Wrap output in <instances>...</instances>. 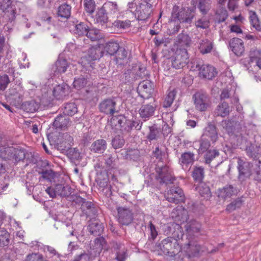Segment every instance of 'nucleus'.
I'll list each match as a JSON object with an SVG mask.
<instances>
[{
  "instance_id": "1",
  "label": "nucleus",
  "mask_w": 261,
  "mask_h": 261,
  "mask_svg": "<svg viewBox=\"0 0 261 261\" xmlns=\"http://www.w3.org/2000/svg\"><path fill=\"white\" fill-rule=\"evenodd\" d=\"M172 17L178 20L180 22L191 23L194 14L189 9L179 8L178 6L175 5L173 7Z\"/></svg>"
},
{
  "instance_id": "2",
  "label": "nucleus",
  "mask_w": 261,
  "mask_h": 261,
  "mask_svg": "<svg viewBox=\"0 0 261 261\" xmlns=\"http://www.w3.org/2000/svg\"><path fill=\"white\" fill-rule=\"evenodd\" d=\"M189 62V56L186 49H177L172 57V65L175 69L185 67Z\"/></svg>"
},
{
  "instance_id": "3",
  "label": "nucleus",
  "mask_w": 261,
  "mask_h": 261,
  "mask_svg": "<svg viewBox=\"0 0 261 261\" xmlns=\"http://www.w3.org/2000/svg\"><path fill=\"white\" fill-rule=\"evenodd\" d=\"M165 197L169 202L176 204L185 201V195L183 191L178 187L171 188L165 194Z\"/></svg>"
},
{
  "instance_id": "4",
  "label": "nucleus",
  "mask_w": 261,
  "mask_h": 261,
  "mask_svg": "<svg viewBox=\"0 0 261 261\" xmlns=\"http://www.w3.org/2000/svg\"><path fill=\"white\" fill-rule=\"evenodd\" d=\"M193 100L195 109L200 112L205 111L210 105L208 96L200 92L196 93L193 96Z\"/></svg>"
},
{
  "instance_id": "5",
  "label": "nucleus",
  "mask_w": 261,
  "mask_h": 261,
  "mask_svg": "<svg viewBox=\"0 0 261 261\" xmlns=\"http://www.w3.org/2000/svg\"><path fill=\"white\" fill-rule=\"evenodd\" d=\"M117 210L118 220L120 224L127 225L131 223L134 219V214L131 210L124 207H118Z\"/></svg>"
},
{
  "instance_id": "6",
  "label": "nucleus",
  "mask_w": 261,
  "mask_h": 261,
  "mask_svg": "<svg viewBox=\"0 0 261 261\" xmlns=\"http://www.w3.org/2000/svg\"><path fill=\"white\" fill-rule=\"evenodd\" d=\"M156 108V106L154 100L147 104H143L139 110L140 117L144 121L148 120L154 115Z\"/></svg>"
},
{
  "instance_id": "7",
  "label": "nucleus",
  "mask_w": 261,
  "mask_h": 261,
  "mask_svg": "<svg viewBox=\"0 0 261 261\" xmlns=\"http://www.w3.org/2000/svg\"><path fill=\"white\" fill-rule=\"evenodd\" d=\"M196 68L199 71V77L207 80H212L217 74L216 68L212 65L208 64L198 65Z\"/></svg>"
},
{
  "instance_id": "8",
  "label": "nucleus",
  "mask_w": 261,
  "mask_h": 261,
  "mask_svg": "<svg viewBox=\"0 0 261 261\" xmlns=\"http://www.w3.org/2000/svg\"><path fill=\"white\" fill-rule=\"evenodd\" d=\"M184 251L189 258L199 255L201 247L196 241H189L183 247Z\"/></svg>"
},
{
  "instance_id": "9",
  "label": "nucleus",
  "mask_w": 261,
  "mask_h": 261,
  "mask_svg": "<svg viewBox=\"0 0 261 261\" xmlns=\"http://www.w3.org/2000/svg\"><path fill=\"white\" fill-rule=\"evenodd\" d=\"M116 101L111 98L105 99L99 105V111L107 115H113L116 112Z\"/></svg>"
},
{
  "instance_id": "10",
  "label": "nucleus",
  "mask_w": 261,
  "mask_h": 261,
  "mask_svg": "<svg viewBox=\"0 0 261 261\" xmlns=\"http://www.w3.org/2000/svg\"><path fill=\"white\" fill-rule=\"evenodd\" d=\"M172 238L167 237L164 239L161 243L160 244V247L161 250L165 254H169L170 253H175L174 251L175 247L178 246L177 241L174 240V242H172Z\"/></svg>"
},
{
  "instance_id": "11",
  "label": "nucleus",
  "mask_w": 261,
  "mask_h": 261,
  "mask_svg": "<svg viewBox=\"0 0 261 261\" xmlns=\"http://www.w3.org/2000/svg\"><path fill=\"white\" fill-rule=\"evenodd\" d=\"M159 177L161 179V182L166 184H171L175 180V178L172 175V171L167 166H164L157 171Z\"/></svg>"
},
{
  "instance_id": "12",
  "label": "nucleus",
  "mask_w": 261,
  "mask_h": 261,
  "mask_svg": "<svg viewBox=\"0 0 261 261\" xmlns=\"http://www.w3.org/2000/svg\"><path fill=\"white\" fill-rule=\"evenodd\" d=\"M95 23L98 24V26L106 28L109 22V19L107 16L106 10L104 8L99 9L94 18Z\"/></svg>"
},
{
  "instance_id": "13",
  "label": "nucleus",
  "mask_w": 261,
  "mask_h": 261,
  "mask_svg": "<svg viewBox=\"0 0 261 261\" xmlns=\"http://www.w3.org/2000/svg\"><path fill=\"white\" fill-rule=\"evenodd\" d=\"M229 46L233 53L237 56H240L244 52L245 48L243 40L238 38H233L230 40Z\"/></svg>"
},
{
  "instance_id": "14",
  "label": "nucleus",
  "mask_w": 261,
  "mask_h": 261,
  "mask_svg": "<svg viewBox=\"0 0 261 261\" xmlns=\"http://www.w3.org/2000/svg\"><path fill=\"white\" fill-rule=\"evenodd\" d=\"M138 91L141 97L148 98L152 93L151 83L148 81L141 82L139 85Z\"/></svg>"
},
{
  "instance_id": "15",
  "label": "nucleus",
  "mask_w": 261,
  "mask_h": 261,
  "mask_svg": "<svg viewBox=\"0 0 261 261\" xmlns=\"http://www.w3.org/2000/svg\"><path fill=\"white\" fill-rule=\"evenodd\" d=\"M249 64L255 63L256 65L261 69V48L252 47L249 53Z\"/></svg>"
},
{
  "instance_id": "16",
  "label": "nucleus",
  "mask_w": 261,
  "mask_h": 261,
  "mask_svg": "<svg viewBox=\"0 0 261 261\" xmlns=\"http://www.w3.org/2000/svg\"><path fill=\"white\" fill-rule=\"evenodd\" d=\"M164 232L167 235L171 234L173 237L179 238L182 234V228L178 224L175 223H168L165 229Z\"/></svg>"
},
{
  "instance_id": "17",
  "label": "nucleus",
  "mask_w": 261,
  "mask_h": 261,
  "mask_svg": "<svg viewBox=\"0 0 261 261\" xmlns=\"http://www.w3.org/2000/svg\"><path fill=\"white\" fill-rule=\"evenodd\" d=\"M195 155L190 151L185 152L181 154L179 163L183 169H187L189 166L192 165L195 161Z\"/></svg>"
},
{
  "instance_id": "18",
  "label": "nucleus",
  "mask_w": 261,
  "mask_h": 261,
  "mask_svg": "<svg viewBox=\"0 0 261 261\" xmlns=\"http://www.w3.org/2000/svg\"><path fill=\"white\" fill-rule=\"evenodd\" d=\"M150 11V6L148 4L141 5L136 10L135 15L139 20H145L149 17Z\"/></svg>"
},
{
  "instance_id": "19",
  "label": "nucleus",
  "mask_w": 261,
  "mask_h": 261,
  "mask_svg": "<svg viewBox=\"0 0 261 261\" xmlns=\"http://www.w3.org/2000/svg\"><path fill=\"white\" fill-rule=\"evenodd\" d=\"M108 178L101 179L98 178L97 180L99 189L102 191L107 197H110L112 195V187L108 183Z\"/></svg>"
},
{
  "instance_id": "20",
  "label": "nucleus",
  "mask_w": 261,
  "mask_h": 261,
  "mask_svg": "<svg viewBox=\"0 0 261 261\" xmlns=\"http://www.w3.org/2000/svg\"><path fill=\"white\" fill-rule=\"evenodd\" d=\"M69 66V63L66 59L59 58L55 64V69L54 72L56 74L64 73L66 71Z\"/></svg>"
},
{
  "instance_id": "21",
  "label": "nucleus",
  "mask_w": 261,
  "mask_h": 261,
  "mask_svg": "<svg viewBox=\"0 0 261 261\" xmlns=\"http://www.w3.org/2000/svg\"><path fill=\"white\" fill-rule=\"evenodd\" d=\"M214 47L213 43L207 39L201 40L198 45L200 53L202 55L210 53Z\"/></svg>"
},
{
  "instance_id": "22",
  "label": "nucleus",
  "mask_w": 261,
  "mask_h": 261,
  "mask_svg": "<svg viewBox=\"0 0 261 261\" xmlns=\"http://www.w3.org/2000/svg\"><path fill=\"white\" fill-rule=\"evenodd\" d=\"M201 227V225L199 222L195 220H192L187 223L185 226V229L189 234L193 235L195 233L199 232Z\"/></svg>"
},
{
  "instance_id": "23",
  "label": "nucleus",
  "mask_w": 261,
  "mask_h": 261,
  "mask_svg": "<svg viewBox=\"0 0 261 261\" xmlns=\"http://www.w3.org/2000/svg\"><path fill=\"white\" fill-rule=\"evenodd\" d=\"M102 56V52L99 46L91 47L88 51L86 58L89 61H94Z\"/></svg>"
},
{
  "instance_id": "24",
  "label": "nucleus",
  "mask_w": 261,
  "mask_h": 261,
  "mask_svg": "<svg viewBox=\"0 0 261 261\" xmlns=\"http://www.w3.org/2000/svg\"><path fill=\"white\" fill-rule=\"evenodd\" d=\"M69 125V119L64 116H57L53 122V125L58 128L65 129Z\"/></svg>"
},
{
  "instance_id": "25",
  "label": "nucleus",
  "mask_w": 261,
  "mask_h": 261,
  "mask_svg": "<svg viewBox=\"0 0 261 261\" xmlns=\"http://www.w3.org/2000/svg\"><path fill=\"white\" fill-rule=\"evenodd\" d=\"M73 145V138L68 134H65L63 136L62 141L60 142L61 148L64 150L70 149Z\"/></svg>"
},
{
  "instance_id": "26",
  "label": "nucleus",
  "mask_w": 261,
  "mask_h": 261,
  "mask_svg": "<svg viewBox=\"0 0 261 261\" xmlns=\"http://www.w3.org/2000/svg\"><path fill=\"white\" fill-rule=\"evenodd\" d=\"M71 7L67 4L61 5L58 8L57 15L58 16L68 18L71 15Z\"/></svg>"
},
{
  "instance_id": "27",
  "label": "nucleus",
  "mask_w": 261,
  "mask_h": 261,
  "mask_svg": "<svg viewBox=\"0 0 261 261\" xmlns=\"http://www.w3.org/2000/svg\"><path fill=\"white\" fill-rule=\"evenodd\" d=\"M233 194H234V190L233 187L231 186H226L218 190V197L224 200L230 197Z\"/></svg>"
},
{
  "instance_id": "28",
  "label": "nucleus",
  "mask_w": 261,
  "mask_h": 261,
  "mask_svg": "<svg viewBox=\"0 0 261 261\" xmlns=\"http://www.w3.org/2000/svg\"><path fill=\"white\" fill-rule=\"evenodd\" d=\"M115 248L117 250L115 259L117 261H125L127 258V250L124 246L121 244H116Z\"/></svg>"
},
{
  "instance_id": "29",
  "label": "nucleus",
  "mask_w": 261,
  "mask_h": 261,
  "mask_svg": "<svg viewBox=\"0 0 261 261\" xmlns=\"http://www.w3.org/2000/svg\"><path fill=\"white\" fill-rule=\"evenodd\" d=\"M192 176L195 182H201L204 176V168L202 167L195 166L193 169Z\"/></svg>"
},
{
  "instance_id": "30",
  "label": "nucleus",
  "mask_w": 261,
  "mask_h": 261,
  "mask_svg": "<svg viewBox=\"0 0 261 261\" xmlns=\"http://www.w3.org/2000/svg\"><path fill=\"white\" fill-rule=\"evenodd\" d=\"M107 144L104 140H97L93 143L91 150L96 153H102L106 149Z\"/></svg>"
},
{
  "instance_id": "31",
  "label": "nucleus",
  "mask_w": 261,
  "mask_h": 261,
  "mask_svg": "<svg viewBox=\"0 0 261 261\" xmlns=\"http://www.w3.org/2000/svg\"><path fill=\"white\" fill-rule=\"evenodd\" d=\"M237 167L240 174L245 175L250 173V163L245 162L241 158H238Z\"/></svg>"
},
{
  "instance_id": "32",
  "label": "nucleus",
  "mask_w": 261,
  "mask_h": 261,
  "mask_svg": "<svg viewBox=\"0 0 261 261\" xmlns=\"http://www.w3.org/2000/svg\"><path fill=\"white\" fill-rule=\"evenodd\" d=\"M76 203L81 205V209L83 212H85L87 214V211L90 210L93 208V204L90 201H87L86 200L81 197H77L74 200Z\"/></svg>"
},
{
  "instance_id": "33",
  "label": "nucleus",
  "mask_w": 261,
  "mask_h": 261,
  "mask_svg": "<svg viewBox=\"0 0 261 261\" xmlns=\"http://www.w3.org/2000/svg\"><path fill=\"white\" fill-rule=\"evenodd\" d=\"M199 147L197 150L198 153L203 154L206 152L210 147L211 144L209 141L204 137V135H202V137L199 141Z\"/></svg>"
},
{
  "instance_id": "34",
  "label": "nucleus",
  "mask_w": 261,
  "mask_h": 261,
  "mask_svg": "<svg viewBox=\"0 0 261 261\" xmlns=\"http://www.w3.org/2000/svg\"><path fill=\"white\" fill-rule=\"evenodd\" d=\"M216 111L218 116L224 117L229 114L230 108L227 102H223L218 106Z\"/></svg>"
},
{
  "instance_id": "35",
  "label": "nucleus",
  "mask_w": 261,
  "mask_h": 261,
  "mask_svg": "<svg viewBox=\"0 0 261 261\" xmlns=\"http://www.w3.org/2000/svg\"><path fill=\"white\" fill-rule=\"evenodd\" d=\"M127 51L123 47L120 48L115 54V60L117 64L121 65L126 60Z\"/></svg>"
},
{
  "instance_id": "36",
  "label": "nucleus",
  "mask_w": 261,
  "mask_h": 261,
  "mask_svg": "<svg viewBox=\"0 0 261 261\" xmlns=\"http://www.w3.org/2000/svg\"><path fill=\"white\" fill-rule=\"evenodd\" d=\"M204 135L210 138L213 142H215L218 139V133L216 127L212 124H209L207 130Z\"/></svg>"
},
{
  "instance_id": "37",
  "label": "nucleus",
  "mask_w": 261,
  "mask_h": 261,
  "mask_svg": "<svg viewBox=\"0 0 261 261\" xmlns=\"http://www.w3.org/2000/svg\"><path fill=\"white\" fill-rule=\"evenodd\" d=\"M86 36L91 41H97L102 38L100 30L96 29H88Z\"/></svg>"
},
{
  "instance_id": "38",
  "label": "nucleus",
  "mask_w": 261,
  "mask_h": 261,
  "mask_svg": "<svg viewBox=\"0 0 261 261\" xmlns=\"http://www.w3.org/2000/svg\"><path fill=\"white\" fill-rule=\"evenodd\" d=\"M120 48L119 44L116 42H109L105 46V50L110 55H114Z\"/></svg>"
},
{
  "instance_id": "39",
  "label": "nucleus",
  "mask_w": 261,
  "mask_h": 261,
  "mask_svg": "<svg viewBox=\"0 0 261 261\" xmlns=\"http://www.w3.org/2000/svg\"><path fill=\"white\" fill-rule=\"evenodd\" d=\"M102 8H104L106 11L112 14L117 13L119 11L118 6L116 2H108L104 4Z\"/></svg>"
},
{
  "instance_id": "40",
  "label": "nucleus",
  "mask_w": 261,
  "mask_h": 261,
  "mask_svg": "<svg viewBox=\"0 0 261 261\" xmlns=\"http://www.w3.org/2000/svg\"><path fill=\"white\" fill-rule=\"evenodd\" d=\"M77 112V108L74 102L66 104L64 107L63 113L66 115L72 116Z\"/></svg>"
},
{
  "instance_id": "41",
  "label": "nucleus",
  "mask_w": 261,
  "mask_h": 261,
  "mask_svg": "<svg viewBox=\"0 0 261 261\" xmlns=\"http://www.w3.org/2000/svg\"><path fill=\"white\" fill-rule=\"evenodd\" d=\"M249 14L250 21L251 25L255 28L256 30L258 31L260 30L261 25L256 13L254 11H250Z\"/></svg>"
},
{
  "instance_id": "42",
  "label": "nucleus",
  "mask_w": 261,
  "mask_h": 261,
  "mask_svg": "<svg viewBox=\"0 0 261 261\" xmlns=\"http://www.w3.org/2000/svg\"><path fill=\"white\" fill-rule=\"evenodd\" d=\"M88 30V27L83 22L75 25V29L73 30L74 34L78 36H83L86 35Z\"/></svg>"
},
{
  "instance_id": "43",
  "label": "nucleus",
  "mask_w": 261,
  "mask_h": 261,
  "mask_svg": "<svg viewBox=\"0 0 261 261\" xmlns=\"http://www.w3.org/2000/svg\"><path fill=\"white\" fill-rule=\"evenodd\" d=\"M103 230V226L102 224L95 223L90 225V232L94 235L99 236L102 232Z\"/></svg>"
},
{
  "instance_id": "44",
  "label": "nucleus",
  "mask_w": 261,
  "mask_h": 261,
  "mask_svg": "<svg viewBox=\"0 0 261 261\" xmlns=\"http://www.w3.org/2000/svg\"><path fill=\"white\" fill-rule=\"evenodd\" d=\"M149 133L147 136V138L150 141L157 139L160 133V130L155 126H149Z\"/></svg>"
},
{
  "instance_id": "45",
  "label": "nucleus",
  "mask_w": 261,
  "mask_h": 261,
  "mask_svg": "<svg viewBox=\"0 0 261 261\" xmlns=\"http://www.w3.org/2000/svg\"><path fill=\"white\" fill-rule=\"evenodd\" d=\"M176 95V91L172 90L168 92L163 103L164 108H169L172 105Z\"/></svg>"
},
{
  "instance_id": "46",
  "label": "nucleus",
  "mask_w": 261,
  "mask_h": 261,
  "mask_svg": "<svg viewBox=\"0 0 261 261\" xmlns=\"http://www.w3.org/2000/svg\"><path fill=\"white\" fill-rule=\"evenodd\" d=\"M10 234L5 229H0V246H7L9 243Z\"/></svg>"
},
{
  "instance_id": "47",
  "label": "nucleus",
  "mask_w": 261,
  "mask_h": 261,
  "mask_svg": "<svg viewBox=\"0 0 261 261\" xmlns=\"http://www.w3.org/2000/svg\"><path fill=\"white\" fill-rule=\"evenodd\" d=\"M125 143L123 137L120 135L116 136L112 141V144L115 149L122 147Z\"/></svg>"
},
{
  "instance_id": "48",
  "label": "nucleus",
  "mask_w": 261,
  "mask_h": 261,
  "mask_svg": "<svg viewBox=\"0 0 261 261\" xmlns=\"http://www.w3.org/2000/svg\"><path fill=\"white\" fill-rule=\"evenodd\" d=\"M198 8L200 11L203 14L207 13L210 8V3L208 0H198Z\"/></svg>"
},
{
  "instance_id": "49",
  "label": "nucleus",
  "mask_w": 261,
  "mask_h": 261,
  "mask_svg": "<svg viewBox=\"0 0 261 261\" xmlns=\"http://www.w3.org/2000/svg\"><path fill=\"white\" fill-rule=\"evenodd\" d=\"M219 155V152L216 149L210 150L205 154L204 159L205 163L210 164L212 160Z\"/></svg>"
},
{
  "instance_id": "50",
  "label": "nucleus",
  "mask_w": 261,
  "mask_h": 261,
  "mask_svg": "<svg viewBox=\"0 0 261 261\" xmlns=\"http://www.w3.org/2000/svg\"><path fill=\"white\" fill-rule=\"evenodd\" d=\"M84 8L87 13L92 14L95 9V3L94 0H84Z\"/></svg>"
},
{
  "instance_id": "51",
  "label": "nucleus",
  "mask_w": 261,
  "mask_h": 261,
  "mask_svg": "<svg viewBox=\"0 0 261 261\" xmlns=\"http://www.w3.org/2000/svg\"><path fill=\"white\" fill-rule=\"evenodd\" d=\"M216 14L219 22L224 21L228 17L227 11L224 8L218 10Z\"/></svg>"
},
{
  "instance_id": "52",
  "label": "nucleus",
  "mask_w": 261,
  "mask_h": 261,
  "mask_svg": "<svg viewBox=\"0 0 261 261\" xmlns=\"http://www.w3.org/2000/svg\"><path fill=\"white\" fill-rule=\"evenodd\" d=\"M191 41L190 37L187 34L182 33L178 36V42L181 46H189Z\"/></svg>"
},
{
  "instance_id": "53",
  "label": "nucleus",
  "mask_w": 261,
  "mask_h": 261,
  "mask_svg": "<svg viewBox=\"0 0 261 261\" xmlns=\"http://www.w3.org/2000/svg\"><path fill=\"white\" fill-rule=\"evenodd\" d=\"M131 22L129 20H117L115 21L113 23V25L117 28L122 29H126L130 27Z\"/></svg>"
},
{
  "instance_id": "54",
  "label": "nucleus",
  "mask_w": 261,
  "mask_h": 261,
  "mask_svg": "<svg viewBox=\"0 0 261 261\" xmlns=\"http://www.w3.org/2000/svg\"><path fill=\"white\" fill-rule=\"evenodd\" d=\"M87 80L83 77H79L75 79L73 83V86L77 89H81L84 87L87 84Z\"/></svg>"
},
{
  "instance_id": "55",
  "label": "nucleus",
  "mask_w": 261,
  "mask_h": 261,
  "mask_svg": "<svg viewBox=\"0 0 261 261\" xmlns=\"http://www.w3.org/2000/svg\"><path fill=\"white\" fill-rule=\"evenodd\" d=\"M25 261H47L43 258V255L39 253H32L28 255Z\"/></svg>"
},
{
  "instance_id": "56",
  "label": "nucleus",
  "mask_w": 261,
  "mask_h": 261,
  "mask_svg": "<svg viewBox=\"0 0 261 261\" xmlns=\"http://www.w3.org/2000/svg\"><path fill=\"white\" fill-rule=\"evenodd\" d=\"M57 195L61 196L66 197L68 196V193L66 192L67 187H64L62 185L57 184L54 188Z\"/></svg>"
},
{
  "instance_id": "57",
  "label": "nucleus",
  "mask_w": 261,
  "mask_h": 261,
  "mask_svg": "<svg viewBox=\"0 0 261 261\" xmlns=\"http://www.w3.org/2000/svg\"><path fill=\"white\" fill-rule=\"evenodd\" d=\"M10 79L7 74H4L0 77V90L4 91L10 83Z\"/></svg>"
},
{
  "instance_id": "58",
  "label": "nucleus",
  "mask_w": 261,
  "mask_h": 261,
  "mask_svg": "<svg viewBox=\"0 0 261 261\" xmlns=\"http://www.w3.org/2000/svg\"><path fill=\"white\" fill-rule=\"evenodd\" d=\"M241 205H242L241 200H236L232 202L229 204H228L226 207V210L228 212H231L234 211L237 208L240 207Z\"/></svg>"
},
{
  "instance_id": "59",
  "label": "nucleus",
  "mask_w": 261,
  "mask_h": 261,
  "mask_svg": "<svg viewBox=\"0 0 261 261\" xmlns=\"http://www.w3.org/2000/svg\"><path fill=\"white\" fill-rule=\"evenodd\" d=\"M64 89L60 86L55 87L53 91V95L58 99L62 98L65 95Z\"/></svg>"
},
{
  "instance_id": "60",
  "label": "nucleus",
  "mask_w": 261,
  "mask_h": 261,
  "mask_svg": "<svg viewBox=\"0 0 261 261\" xmlns=\"http://www.w3.org/2000/svg\"><path fill=\"white\" fill-rule=\"evenodd\" d=\"M177 213V216L181 217L182 219H187L188 217V211L187 210L182 206H177L175 210Z\"/></svg>"
},
{
  "instance_id": "61",
  "label": "nucleus",
  "mask_w": 261,
  "mask_h": 261,
  "mask_svg": "<svg viewBox=\"0 0 261 261\" xmlns=\"http://www.w3.org/2000/svg\"><path fill=\"white\" fill-rule=\"evenodd\" d=\"M223 128L228 134L231 133L233 131L232 122L230 120H224L222 122Z\"/></svg>"
},
{
  "instance_id": "62",
  "label": "nucleus",
  "mask_w": 261,
  "mask_h": 261,
  "mask_svg": "<svg viewBox=\"0 0 261 261\" xmlns=\"http://www.w3.org/2000/svg\"><path fill=\"white\" fill-rule=\"evenodd\" d=\"M208 21L205 20L204 19H199L195 22V25L197 28L205 29L208 27Z\"/></svg>"
},
{
  "instance_id": "63",
  "label": "nucleus",
  "mask_w": 261,
  "mask_h": 261,
  "mask_svg": "<svg viewBox=\"0 0 261 261\" xmlns=\"http://www.w3.org/2000/svg\"><path fill=\"white\" fill-rule=\"evenodd\" d=\"M41 174L42 178L48 180H51L55 176L54 172L51 170L43 171Z\"/></svg>"
},
{
  "instance_id": "64",
  "label": "nucleus",
  "mask_w": 261,
  "mask_h": 261,
  "mask_svg": "<svg viewBox=\"0 0 261 261\" xmlns=\"http://www.w3.org/2000/svg\"><path fill=\"white\" fill-rule=\"evenodd\" d=\"M68 151V155L71 159H77L80 156V152L75 148H71Z\"/></svg>"
}]
</instances>
